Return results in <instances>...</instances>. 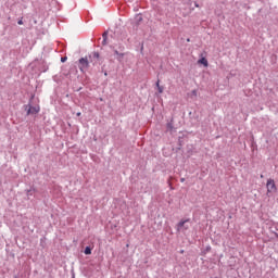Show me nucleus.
<instances>
[{
  "label": "nucleus",
  "instance_id": "13",
  "mask_svg": "<svg viewBox=\"0 0 278 278\" xmlns=\"http://www.w3.org/2000/svg\"><path fill=\"white\" fill-rule=\"evenodd\" d=\"M142 21V16L141 15H137V22L140 23Z\"/></svg>",
  "mask_w": 278,
  "mask_h": 278
},
{
  "label": "nucleus",
  "instance_id": "12",
  "mask_svg": "<svg viewBox=\"0 0 278 278\" xmlns=\"http://www.w3.org/2000/svg\"><path fill=\"white\" fill-rule=\"evenodd\" d=\"M157 92H159V94H162V92H164V87H159Z\"/></svg>",
  "mask_w": 278,
  "mask_h": 278
},
{
  "label": "nucleus",
  "instance_id": "11",
  "mask_svg": "<svg viewBox=\"0 0 278 278\" xmlns=\"http://www.w3.org/2000/svg\"><path fill=\"white\" fill-rule=\"evenodd\" d=\"M31 194H34V189L27 190V197L29 199V197H31Z\"/></svg>",
  "mask_w": 278,
  "mask_h": 278
},
{
  "label": "nucleus",
  "instance_id": "4",
  "mask_svg": "<svg viewBox=\"0 0 278 278\" xmlns=\"http://www.w3.org/2000/svg\"><path fill=\"white\" fill-rule=\"evenodd\" d=\"M26 112H27V115H34V114H38V112H40V108L38 106H31V105H26Z\"/></svg>",
  "mask_w": 278,
  "mask_h": 278
},
{
  "label": "nucleus",
  "instance_id": "14",
  "mask_svg": "<svg viewBox=\"0 0 278 278\" xmlns=\"http://www.w3.org/2000/svg\"><path fill=\"white\" fill-rule=\"evenodd\" d=\"M66 60H68V58H66V56L61 58L62 63L66 62Z\"/></svg>",
  "mask_w": 278,
  "mask_h": 278
},
{
  "label": "nucleus",
  "instance_id": "8",
  "mask_svg": "<svg viewBox=\"0 0 278 278\" xmlns=\"http://www.w3.org/2000/svg\"><path fill=\"white\" fill-rule=\"evenodd\" d=\"M84 253L85 255H92V248L86 247Z\"/></svg>",
  "mask_w": 278,
  "mask_h": 278
},
{
  "label": "nucleus",
  "instance_id": "17",
  "mask_svg": "<svg viewBox=\"0 0 278 278\" xmlns=\"http://www.w3.org/2000/svg\"><path fill=\"white\" fill-rule=\"evenodd\" d=\"M160 80L156 81V88H160Z\"/></svg>",
  "mask_w": 278,
  "mask_h": 278
},
{
  "label": "nucleus",
  "instance_id": "1",
  "mask_svg": "<svg viewBox=\"0 0 278 278\" xmlns=\"http://www.w3.org/2000/svg\"><path fill=\"white\" fill-rule=\"evenodd\" d=\"M78 67L81 73H86L88 68L90 67V60L88 58H81L78 60Z\"/></svg>",
  "mask_w": 278,
  "mask_h": 278
},
{
  "label": "nucleus",
  "instance_id": "16",
  "mask_svg": "<svg viewBox=\"0 0 278 278\" xmlns=\"http://www.w3.org/2000/svg\"><path fill=\"white\" fill-rule=\"evenodd\" d=\"M17 25H23V20H20V21L17 22Z\"/></svg>",
  "mask_w": 278,
  "mask_h": 278
},
{
  "label": "nucleus",
  "instance_id": "5",
  "mask_svg": "<svg viewBox=\"0 0 278 278\" xmlns=\"http://www.w3.org/2000/svg\"><path fill=\"white\" fill-rule=\"evenodd\" d=\"M99 58L100 54L99 52H93L92 54L89 55V61L91 62V64H97V62H99Z\"/></svg>",
  "mask_w": 278,
  "mask_h": 278
},
{
  "label": "nucleus",
  "instance_id": "7",
  "mask_svg": "<svg viewBox=\"0 0 278 278\" xmlns=\"http://www.w3.org/2000/svg\"><path fill=\"white\" fill-rule=\"evenodd\" d=\"M102 38H103L102 45H103V47H105V45H108V31H104L102 34Z\"/></svg>",
  "mask_w": 278,
  "mask_h": 278
},
{
  "label": "nucleus",
  "instance_id": "15",
  "mask_svg": "<svg viewBox=\"0 0 278 278\" xmlns=\"http://www.w3.org/2000/svg\"><path fill=\"white\" fill-rule=\"evenodd\" d=\"M191 94H192L193 97H197V90H192V91H191Z\"/></svg>",
  "mask_w": 278,
  "mask_h": 278
},
{
  "label": "nucleus",
  "instance_id": "19",
  "mask_svg": "<svg viewBox=\"0 0 278 278\" xmlns=\"http://www.w3.org/2000/svg\"><path fill=\"white\" fill-rule=\"evenodd\" d=\"M104 76L108 77V72H104Z\"/></svg>",
  "mask_w": 278,
  "mask_h": 278
},
{
  "label": "nucleus",
  "instance_id": "10",
  "mask_svg": "<svg viewBox=\"0 0 278 278\" xmlns=\"http://www.w3.org/2000/svg\"><path fill=\"white\" fill-rule=\"evenodd\" d=\"M115 55H117V60H122L124 58V53L118 52V50H114Z\"/></svg>",
  "mask_w": 278,
  "mask_h": 278
},
{
  "label": "nucleus",
  "instance_id": "3",
  "mask_svg": "<svg viewBox=\"0 0 278 278\" xmlns=\"http://www.w3.org/2000/svg\"><path fill=\"white\" fill-rule=\"evenodd\" d=\"M186 223H190V218L180 220L177 225V231H181V229L188 230L190 227Z\"/></svg>",
  "mask_w": 278,
  "mask_h": 278
},
{
  "label": "nucleus",
  "instance_id": "6",
  "mask_svg": "<svg viewBox=\"0 0 278 278\" xmlns=\"http://www.w3.org/2000/svg\"><path fill=\"white\" fill-rule=\"evenodd\" d=\"M167 131H175V126L173 125V119L166 125Z\"/></svg>",
  "mask_w": 278,
  "mask_h": 278
},
{
  "label": "nucleus",
  "instance_id": "2",
  "mask_svg": "<svg viewBox=\"0 0 278 278\" xmlns=\"http://www.w3.org/2000/svg\"><path fill=\"white\" fill-rule=\"evenodd\" d=\"M267 192H277V185H275V180L269 178L266 184Z\"/></svg>",
  "mask_w": 278,
  "mask_h": 278
},
{
  "label": "nucleus",
  "instance_id": "9",
  "mask_svg": "<svg viewBox=\"0 0 278 278\" xmlns=\"http://www.w3.org/2000/svg\"><path fill=\"white\" fill-rule=\"evenodd\" d=\"M199 64H203V66H208L207 59L201 58V59L199 60Z\"/></svg>",
  "mask_w": 278,
  "mask_h": 278
},
{
  "label": "nucleus",
  "instance_id": "18",
  "mask_svg": "<svg viewBox=\"0 0 278 278\" xmlns=\"http://www.w3.org/2000/svg\"><path fill=\"white\" fill-rule=\"evenodd\" d=\"M180 181H181V182L186 181V178H181Z\"/></svg>",
  "mask_w": 278,
  "mask_h": 278
},
{
  "label": "nucleus",
  "instance_id": "21",
  "mask_svg": "<svg viewBox=\"0 0 278 278\" xmlns=\"http://www.w3.org/2000/svg\"><path fill=\"white\" fill-rule=\"evenodd\" d=\"M81 115V113H77V116H80Z\"/></svg>",
  "mask_w": 278,
  "mask_h": 278
},
{
  "label": "nucleus",
  "instance_id": "20",
  "mask_svg": "<svg viewBox=\"0 0 278 278\" xmlns=\"http://www.w3.org/2000/svg\"><path fill=\"white\" fill-rule=\"evenodd\" d=\"M195 8H199V4H198V3H195Z\"/></svg>",
  "mask_w": 278,
  "mask_h": 278
}]
</instances>
